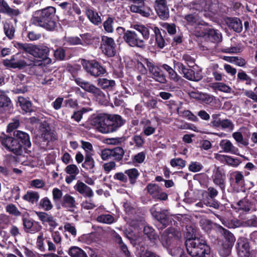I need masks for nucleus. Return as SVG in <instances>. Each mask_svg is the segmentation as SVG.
Wrapping results in <instances>:
<instances>
[{
	"label": "nucleus",
	"mask_w": 257,
	"mask_h": 257,
	"mask_svg": "<svg viewBox=\"0 0 257 257\" xmlns=\"http://www.w3.org/2000/svg\"><path fill=\"white\" fill-rule=\"evenodd\" d=\"M95 162L92 157L90 152H87L85 154V160L82 164V167L87 171H89L90 173H94L93 169L95 167Z\"/></svg>",
	"instance_id": "33"
},
{
	"label": "nucleus",
	"mask_w": 257,
	"mask_h": 257,
	"mask_svg": "<svg viewBox=\"0 0 257 257\" xmlns=\"http://www.w3.org/2000/svg\"><path fill=\"white\" fill-rule=\"evenodd\" d=\"M0 13L12 18L18 16L21 14V12L19 9L11 8L5 0H0Z\"/></svg>",
	"instance_id": "27"
},
{
	"label": "nucleus",
	"mask_w": 257,
	"mask_h": 257,
	"mask_svg": "<svg viewBox=\"0 0 257 257\" xmlns=\"http://www.w3.org/2000/svg\"><path fill=\"white\" fill-rule=\"evenodd\" d=\"M203 202L207 206L213 207L215 209H218L219 207V203L215 198H206L204 199Z\"/></svg>",
	"instance_id": "63"
},
{
	"label": "nucleus",
	"mask_w": 257,
	"mask_h": 257,
	"mask_svg": "<svg viewBox=\"0 0 257 257\" xmlns=\"http://www.w3.org/2000/svg\"><path fill=\"white\" fill-rule=\"evenodd\" d=\"M20 56L19 53H17L15 55H13L11 56L10 60H7L4 61V64L6 66H8L11 68L16 69L18 68L19 69H23L26 66H35L34 62L31 61L29 63H27L23 59H19V57Z\"/></svg>",
	"instance_id": "16"
},
{
	"label": "nucleus",
	"mask_w": 257,
	"mask_h": 257,
	"mask_svg": "<svg viewBox=\"0 0 257 257\" xmlns=\"http://www.w3.org/2000/svg\"><path fill=\"white\" fill-rule=\"evenodd\" d=\"M57 21L56 9L51 6L34 12L31 19L32 24L49 31L55 30Z\"/></svg>",
	"instance_id": "3"
},
{
	"label": "nucleus",
	"mask_w": 257,
	"mask_h": 257,
	"mask_svg": "<svg viewBox=\"0 0 257 257\" xmlns=\"http://www.w3.org/2000/svg\"><path fill=\"white\" fill-rule=\"evenodd\" d=\"M18 103L24 112L31 113L34 111L33 104L29 98L19 96L18 97Z\"/></svg>",
	"instance_id": "28"
},
{
	"label": "nucleus",
	"mask_w": 257,
	"mask_h": 257,
	"mask_svg": "<svg viewBox=\"0 0 257 257\" xmlns=\"http://www.w3.org/2000/svg\"><path fill=\"white\" fill-rule=\"evenodd\" d=\"M74 80L75 83L81 87L85 91L92 93L97 99L100 101L103 100L105 97L104 93L98 87L94 85L90 84L89 82L85 81L82 78L76 76L73 78H71Z\"/></svg>",
	"instance_id": "8"
},
{
	"label": "nucleus",
	"mask_w": 257,
	"mask_h": 257,
	"mask_svg": "<svg viewBox=\"0 0 257 257\" xmlns=\"http://www.w3.org/2000/svg\"><path fill=\"white\" fill-rule=\"evenodd\" d=\"M152 30L153 31L154 33L156 46L160 49H163L166 45H167L164 37L163 36V34H166V31L163 30L162 34L159 28L156 26H155L154 28H152Z\"/></svg>",
	"instance_id": "29"
},
{
	"label": "nucleus",
	"mask_w": 257,
	"mask_h": 257,
	"mask_svg": "<svg viewBox=\"0 0 257 257\" xmlns=\"http://www.w3.org/2000/svg\"><path fill=\"white\" fill-rule=\"evenodd\" d=\"M230 179L238 187L242 188L244 186V177L241 172L236 171L231 173L230 174Z\"/></svg>",
	"instance_id": "37"
},
{
	"label": "nucleus",
	"mask_w": 257,
	"mask_h": 257,
	"mask_svg": "<svg viewBox=\"0 0 257 257\" xmlns=\"http://www.w3.org/2000/svg\"><path fill=\"white\" fill-rule=\"evenodd\" d=\"M53 56L56 61H64L65 59L66 49L62 47H59L55 50H53Z\"/></svg>",
	"instance_id": "51"
},
{
	"label": "nucleus",
	"mask_w": 257,
	"mask_h": 257,
	"mask_svg": "<svg viewBox=\"0 0 257 257\" xmlns=\"http://www.w3.org/2000/svg\"><path fill=\"white\" fill-rule=\"evenodd\" d=\"M187 253L192 257H208L210 247L202 238L189 239L185 241Z\"/></svg>",
	"instance_id": "4"
},
{
	"label": "nucleus",
	"mask_w": 257,
	"mask_h": 257,
	"mask_svg": "<svg viewBox=\"0 0 257 257\" xmlns=\"http://www.w3.org/2000/svg\"><path fill=\"white\" fill-rule=\"evenodd\" d=\"M175 68L183 75V77L188 80L194 81H199L203 78L202 73L201 70L195 72L190 68H187L182 63L176 62L174 63Z\"/></svg>",
	"instance_id": "11"
},
{
	"label": "nucleus",
	"mask_w": 257,
	"mask_h": 257,
	"mask_svg": "<svg viewBox=\"0 0 257 257\" xmlns=\"http://www.w3.org/2000/svg\"><path fill=\"white\" fill-rule=\"evenodd\" d=\"M4 32L9 40H12L15 37L16 24L11 21H6L3 24Z\"/></svg>",
	"instance_id": "32"
},
{
	"label": "nucleus",
	"mask_w": 257,
	"mask_h": 257,
	"mask_svg": "<svg viewBox=\"0 0 257 257\" xmlns=\"http://www.w3.org/2000/svg\"><path fill=\"white\" fill-rule=\"evenodd\" d=\"M49 52V48L47 46L33 45L31 55L42 59L43 63L48 65L52 62V59L48 57Z\"/></svg>",
	"instance_id": "15"
},
{
	"label": "nucleus",
	"mask_w": 257,
	"mask_h": 257,
	"mask_svg": "<svg viewBox=\"0 0 257 257\" xmlns=\"http://www.w3.org/2000/svg\"><path fill=\"white\" fill-rule=\"evenodd\" d=\"M226 24L230 30L237 33H240L243 30V26L240 19L237 17H227L225 20Z\"/></svg>",
	"instance_id": "23"
},
{
	"label": "nucleus",
	"mask_w": 257,
	"mask_h": 257,
	"mask_svg": "<svg viewBox=\"0 0 257 257\" xmlns=\"http://www.w3.org/2000/svg\"><path fill=\"white\" fill-rule=\"evenodd\" d=\"M60 204L63 208L73 212L74 209L76 208L77 203L74 197L67 193L61 199Z\"/></svg>",
	"instance_id": "24"
},
{
	"label": "nucleus",
	"mask_w": 257,
	"mask_h": 257,
	"mask_svg": "<svg viewBox=\"0 0 257 257\" xmlns=\"http://www.w3.org/2000/svg\"><path fill=\"white\" fill-rule=\"evenodd\" d=\"M225 60L240 67H244L246 64L245 60L241 57H227Z\"/></svg>",
	"instance_id": "58"
},
{
	"label": "nucleus",
	"mask_w": 257,
	"mask_h": 257,
	"mask_svg": "<svg viewBox=\"0 0 257 257\" xmlns=\"http://www.w3.org/2000/svg\"><path fill=\"white\" fill-rule=\"evenodd\" d=\"M232 248V247L222 243L218 248V253L221 257H227L231 254Z\"/></svg>",
	"instance_id": "57"
},
{
	"label": "nucleus",
	"mask_w": 257,
	"mask_h": 257,
	"mask_svg": "<svg viewBox=\"0 0 257 257\" xmlns=\"http://www.w3.org/2000/svg\"><path fill=\"white\" fill-rule=\"evenodd\" d=\"M210 87L214 90H218L225 93H229L231 88L223 82H213L210 84Z\"/></svg>",
	"instance_id": "46"
},
{
	"label": "nucleus",
	"mask_w": 257,
	"mask_h": 257,
	"mask_svg": "<svg viewBox=\"0 0 257 257\" xmlns=\"http://www.w3.org/2000/svg\"><path fill=\"white\" fill-rule=\"evenodd\" d=\"M219 146L225 153H230L237 155H239V151L238 149L234 147L229 140H221L219 143Z\"/></svg>",
	"instance_id": "30"
},
{
	"label": "nucleus",
	"mask_w": 257,
	"mask_h": 257,
	"mask_svg": "<svg viewBox=\"0 0 257 257\" xmlns=\"http://www.w3.org/2000/svg\"><path fill=\"white\" fill-rule=\"evenodd\" d=\"M204 36L214 43L219 42L222 38L221 34L218 31L210 28L205 30Z\"/></svg>",
	"instance_id": "34"
},
{
	"label": "nucleus",
	"mask_w": 257,
	"mask_h": 257,
	"mask_svg": "<svg viewBox=\"0 0 257 257\" xmlns=\"http://www.w3.org/2000/svg\"><path fill=\"white\" fill-rule=\"evenodd\" d=\"M114 19L113 18L108 17L103 23V27L105 31L108 33H112L113 31L112 24Z\"/></svg>",
	"instance_id": "64"
},
{
	"label": "nucleus",
	"mask_w": 257,
	"mask_h": 257,
	"mask_svg": "<svg viewBox=\"0 0 257 257\" xmlns=\"http://www.w3.org/2000/svg\"><path fill=\"white\" fill-rule=\"evenodd\" d=\"M66 69L67 71L71 74L72 78H73L78 76L79 72L81 71V66L78 64L71 65L68 64Z\"/></svg>",
	"instance_id": "55"
},
{
	"label": "nucleus",
	"mask_w": 257,
	"mask_h": 257,
	"mask_svg": "<svg viewBox=\"0 0 257 257\" xmlns=\"http://www.w3.org/2000/svg\"><path fill=\"white\" fill-rule=\"evenodd\" d=\"M177 237L175 229L172 227L166 229L161 234L160 241L163 246L169 248L175 238Z\"/></svg>",
	"instance_id": "21"
},
{
	"label": "nucleus",
	"mask_w": 257,
	"mask_h": 257,
	"mask_svg": "<svg viewBox=\"0 0 257 257\" xmlns=\"http://www.w3.org/2000/svg\"><path fill=\"white\" fill-rule=\"evenodd\" d=\"M23 228L28 233H35L42 229V226L38 221L30 218L29 213L27 211L23 212L21 216Z\"/></svg>",
	"instance_id": "12"
},
{
	"label": "nucleus",
	"mask_w": 257,
	"mask_h": 257,
	"mask_svg": "<svg viewBox=\"0 0 257 257\" xmlns=\"http://www.w3.org/2000/svg\"><path fill=\"white\" fill-rule=\"evenodd\" d=\"M151 211L154 218L162 225V228H165L169 225L178 226L179 217L176 215L169 216L166 213L165 210L157 211L154 210V208Z\"/></svg>",
	"instance_id": "7"
},
{
	"label": "nucleus",
	"mask_w": 257,
	"mask_h": 257,
	"mask_svg": "<svg viewBox=\"0 0 257 257\" xmlns=\"http://www.w3.org/2000/svg\"><path fill=\"white\" fill-rule=\"evenodd\" d=\"M53 199L55 202L57 209H60V205L57 204V202L61 201L63 197L62 191L57 188H55L52 190Z\"/></svg>",
	"instance_id": "53"
},
{
	"label": "nucleus",
	"mask_w": 257,
	"mask_h": 257,
	"mask_svg": "<svg viewBox=\"0 0 257 257\" xmlns=\"http://www.w3.org/2000/svg\"><path fill=\"white\" fill-rule=\"evenodd\" d=\"M235 249L238 257H255L251 254V247L249 239L240 236L237 239Z\"/></svg>",
	"instance_id": "10"
},
{
	"label": "nucleus",
	"mask_w": 257,
	"mask_h": 257,
	"mask_svg": "<svg viewBox=\"0 0 257 257\" xmlns=\"http://www.w3.org/2000/svg\"><path fill=\"white\" fill-rule=\"evenodd\" d=\"M144 233L152 242H155L158 238L155 229L150 226L147 225L144 227Z\"/></svg>",
	"instance_id": "48"
},
{
	"label": "nucleus",
	"mask_w": 257,
	"mask_h": 257,
	"mask_svg": "<svg viewBox=\"0 0 257 257\" xmlns=\"http://www.w3.org/2000/svg\"><path fill=\"white\" fill-rule=\"evenodd\" d=\"M6 210L9 214L15 217L19 216L21 217L23 215V212H20L17 206L12 203L9 204L6 206Z\"/></svg>",
	"instance_id": "54"
},
{
	"label": "nucleus",
	"mask_w": 257,
	"mask_h": 257,
	"mask_svg": "<svg viewBox=\"0 0 257 257\" xmlns=\"http://www.w3.org/2000/svg\"><path fill=\"white\" fill-rule=\"evenodd\" d=\"M97 85L103 90H112L115 86V82L113 80H109L105 78H99L97 80Z\"/></svg>",
	"instance_id": "31"
},
{
	"label": "nucleus",
	"mask_w": 257,
	"mask_h": 257,
	"mask_svg": "<svg viewBox=\"0 0 257 257\" xmlns=\"http://www.w3.org/2000/svg\"><path fill=\"white\" fill-rule=\"evenodd\" d=\"M14 47L19 51V53H26L31 55L33 44L31 43H22L18 42L14 43Z\"/></svg>",
	"instance_id": "42"
},
{
	"label": "nucleus",
	"mask_w": 257,
	"mask_h": 257,
	"mask_svg": "<svg viewBox=\"0 0 257 257\" xmlns=\"http://www.w3.org/2000/svg\"><path fill=\"white\" fill-rule=\"evenodd\" d=\"M191 4L193 9L199 12L208 11L213 14L216 13L219 8L218 0H194Z\"/></svg>",
	"instance_id": "9"
},
{
	"label": "nucleus",
	"mask_w": 257,
	"mask_h": 257,
	"mask_svg": "<svg viewBox=\"0 0 257 257\" xmlns=\"http://www.w3.org/2000/svg\"><path fill=\"white\" fill-rule=\"evenodd\" d=\"M100 48L102 53L107 57H112L116 55V44L111 37L102 36Z\"/></svg>",
	"instance_id": "13"
},
{
	"label": "nucleus",
	"mask_w": 257,
	"mask_h": 257,
	"mask_svg": "<svg viewBox=\"0 0 257 257\" xmlns=\"http://www.w3.org/2000/svg\"><path fill=\"white\" fill-rule=\"evenodd\" d=\"M148 71L152 74L153 78L157 81L161 83H165L167 81L166 76L162 70L161 66L155 65L154 62L151 60Z\"/></svg>",
	"instance_id": "18"
},
{
	"label": "nucleus",
	"mask_w": 257,
	"mask_h": 257,
	"mask_svg": "<svg viewBox=\"0 0 257 257\" xmlns=\"http://www.w3.org/2000/svg\"><path fill=\"white\" fill-rule=\"evenodd\" d=\"M151 60L142 57L138 61L137 67L140 72L143 74L147 73Z\"/></svg>",
	"instance_id": "43"
},
{
	"label": "nucleus",
	"mask_w": 257,
	"mask_h": 257,
	"mask_svg": "<svg viewBox=\"0 0 257 257\" xmlns=\"http://www.w3.org/2000/svg\"><path fill=\"white\" fill-rule=\"evenodd\" d=\"M39 207L43 209L45 211H48L53 208V205L49 198L45 197L40 200Z\"/></svg>",
	"instance_id": "52"
},
{
	"label": "nucleus",
	"mask_w": 257,
	"mask_h": 257,
	"mask_svg": "<svg viewBox=\"0 0 257 257\" xmlns=\"http://www.w3.org/2000/svg\"><path fill=\"white\" fill-rule=\"evenodd\" d=\"M114 217L110 214H101L96 218V220L100 223L111 224L114 221Z\"/></svg>",
	"instance_id": "59"
},
{
	"label": "nucleus",
	"mask_w": 257,
	"mask_h": 257,
	"mask_svg": "<svg viewBox=\"0 0 257 257\" xmlns=\"http://www.w3.org/2000/svg\"><path fill=\"white\" fill-rule=\"evenodd\" d=\"M236 205L238 206L239 210H241L245 212H248L251 209V202L246 197L238 201L236 203Z\"/></svg>",
	"instance_id": "49"
},
{
	"label": "nucleus",
	"mask_w": 257,
	"mask_h": 257,
	"mask_svg": "<svg viewBox=\"0 0 257 257\" xmlns=\"http://www.w3.org/2000/svg\"><path fill=\"white\" fill-rule=\"evenodd\" d=\"M154 8L159 17L163 20L169 18V11L167 5L166 0H156Z\"/></svg>",
	"instance_id": "20"
},
{
	"label": "nucleus",
	"mask_w": 257,
	"mask_h": 257,
	"mask_svg": "<svg viewBox=\"0 0 257 257\" xmlns=\"http://www.w3.org/2000/svg\"><path fill=\"white\" fill-rule=\"evenodd\" d=\"M40 198V195L38 192L31 190H28L26 193L23 196L22 199L25 201L34 204L36 203Z\"/></svg>",
	"instance_id": "40"
},
{
	"label": "nucleus",
	"mask_w": 257,
	"mask_h": 257,
	"mask_svg": "<svg viewBox=\"0 0 257 257\" xmlns=\"http://www.w3.org/2000/svg\"><path fill=\"white\" fill-rule=\"evenodd\" d=\"M213 183L218 186L223 191L225 189L226 174L224 169L221 167H217L212 176Z\"/></svg>",
	"instance_id": "19"
},
{
	"label": "nucleus",
	"mask_w": 257,
	"mask_h": 257,
	"mask_svg": "<svg viewBox=\"0 0 257 257\" xmlns=\"http://www.w3.org/2000/svg\"><path fill=\"white\" fill-rule=\"evenodd\" d=\"M11 137L4 133L0 135V143L5 148L16 155H21L23 150H27L31 147L29 135L24 132L16 130Z\"/></svg>",
	"instance_id": "1"
},
{
	"label": "nucleus",
	"mask_w": 257,
	"mask_h": 257,
	"mask_svg": "<svg viewBox=\"0 0 257 257\" xmlns=\"http://www.w3.org/2000/svg\"><path fill=\"white\" fill-rule=\"evenodd\" d=\"M86 15L89 21L95 25H99L101 23V19L97 12L93 10L88 9L86 10Z\"/></svg>",
	"instance_id": "41"
},
{
	"label": "nucleus",
	"mask_w": 257,
	"mask_h": 257,
	"mask_svg": "<svg viewBox=\"0 0 257 257\" xmlns=\"http://www.w3.org/2000/svg\"><path fill=\"white\" fill-rule=\"evenodd\" d=\"M170 163L172 167L182 169L186 166V162L181 158H175L171 159Z\"/></svg>",
	"instance_id": "60"
},
{
	"label": "nucleus",
	"mask_w": 257,
	"mask_h": 257,
	"mask_svg": "<svg viewBox=\"0 0 257 257\" xmlns=\"http://www.w3.org/2000/svg\"><path fill=\"white\" fill-rule=\"evenodd\" d=\"M12 106L10 98L4 92H0V107L10 110Z\"/></svg>",
	"instance_id": "44"
},
{
	"label": "nucleus",
	"mask_w": 257,
	"mask_h": 257,
	"mask_svg": "<svg viewBox=\"0 0 257 257\" xmlns=\"http://www.w3.org/2000/svg\"><path fill=\"white\" fill-rule=\"evenodd\" d=\"M143 124V133L145 136H149L155 133L156 128L151 126V121L149 119H145L141 121Z\"/></svg>",
	"instance_id": "45"
},
{
	"label": "nucleus",
	"mask_w": 257,
	"mask_h": 257,
	"mask_svg": "<svg viewBox=\"0 0 257 257\" xmlns=\"http://www.w3.org/2000/svg\"><path fill=\"white\" fill-rule=\"evenodd\" d=\"M68 254L71 257H88L86 253L80 248L72 246L68 251Z\"/></svg>",
	"instance_id": "50"
},
{
	"label": "nucleus",
	"mask_w": 257,
	"mask_h": 257,
	"mask_svg": "<svg viewBox=\"0 0 257 257\" xmlns=\"http://www.w3.org/2000/svg\"><path fill=\"white\" fill-rule=\"evenodd\" d=\"M84 70L91 76L101 77L107 73L105 67L95 59H83L81 61Z\"/></svg>",
	"instance_id": "5"
},
{
	"label": "nucleus",
	"mask_w": 257,
	"mask_h": 257,
	"mask_svg": "<svg viewBox=\"0 0 257 257\" xmlns=\"http://www.w3.org/2000/svg\"><path fill=\"white\" fill-rule=\"evenodd\" d=\"M125 123V120L118 114H100L94 117L91 123L102 134L112 133L117 131Z\"/></svg>",
	"instance_id": "2"
},
{
	"label": "nucleus",
	"mask_w": 257,
	"mask_h": 257,
	"mask_svg": "<svg viewBox=\"0 0 257 257\" xmlns=\"http://www.w3.org/2000/svg\"><path fill=\"white\" fill-rule=\"evenodd\" d=\"M223 239L222 243L233 247L236 240L235 237L229 230L222 228Z\"/></svg>",
	"instance_id": "36"
},
{
	"label": "nucleus",
	"mask_w": 257,
	"mask_h": 257,
	"mask_svg": "<svg viewBox=\"0 0 257 257\" xmlns=\"http://www.w3.org/2000/svg\"><path fill=\"white\" fill-rule=\"evenodd\" d=\"M122 30L123 33V39L124 41L132 47H139L143 48L145 46V41L141 39L139 34L135 31L125 30L122 27H118L117 30Z\"/></svg>",
	"instance_id": "6"
},
{
	"label": "nucleus",
	"mask_w": 257,
	"mask_h": 257,
	"mask_svg": "<svg viewBox=\"0 0 257 257\" xmlns=\"http://www.w3.org/2000/svg\"><path fill=\"white\" fill-rule=\"evenodd\" d=\"M236 81L238 83L244 82L246 85H251L252 83L255 84V79L251 78L241 69L238 71L237 74Z\"/></svg>",
	"instance_id": "35"
},
{
	"label": "nucleus",
	"mask_w": 257,
	"mask_h": 257,
	"mask_svg": "<svg viewBox=\"0 0 257 257\" xmlns=\"http://www.w3.org/2000/svg\"><path fill=\"white\" fill-rule=\"evenodd\" d=\"M145 191L155 201H166L168 198L167 193L163 192L162 188L157 184L150 183L145 188Z\"/></svg>",
	"instance_id": "14"
},
{
	"label": "nucleus",
	"mask_w": 257,
	"mask_h": 257,
	"mask_svg": "<svg viewBox=\"0 0 257 257\" xmlns=\"http://www.w3.org/2000/svg\"><path fill=\"white\" fill-rule=\"evenodd\" d=\"M88 111V109L85 107L82 108L80 110L74 111L71 116V118L79 122L82 119L83 114Z\"/></svg>",
	"instance_id": "62"
},
{
	"label": "nucleus",
	"mask_w": 257,
	"mask_h": 257,
	"mask_svg": "<svg viewBox=\"0 0 257 257\" xmlns=\"http://www.w3.org/2000/svg\"><path fill=\"white\" fill-rule=\"evenodd\" d=\"M220 113H214L211 115L212 119L209 125L215 128H220V124L222 119L220 118Z\"/></svg>",
	"instance_id": "61"
},
{
	"label": "nucleus",
	"mask_w": 257,
	"mask_h": 257,
	"mask_svg": "<svg viewBox=\"0 0 257 257\" xmlns=\"http://www.w3.org/2000/svg\"><path fill=\"white\" fill-rule=\"evenodd\" d=\"M232 137L236 142L243 146L247 147L248 143V140L247 139H243V136L240 132H234L232 134Z\"/></svg>",
	"instance_id": "56"
},
{
	"label": "nucleus",
	"mask_w": 257,
	"mask_h": 257,
	"mask_svg": "<svg viewBox=\"0 0 257 257\" xmlns=\"http://www.w3.org/2000/svg\"><path fill=\"white\" fill-rule=\"evenodd\" d=\"M35 213L43 224H45V223H48L49 225L52 227L53 228H55L58 226L56 219L51 214H49L46 212L41 211H36Z\"/></svg>",
	"instance_id": "26"
},
{
	"label": "nucleus",
	"mask_w": 257,
	"mask_h": 257,
	"mask_svg": "<svg viewBox=\"0 0 257 257\" xmlns=\"http://www.w3.org/2000/svg\"><path fill=\"white\" fill-rule=\"evenodd\" d=\"M148 71L152 74L153 78L157 81L161 83H165L167 81L166 76L162 70L161 66L155 65L154 62L151 60Z\"/></svg>",
	"instance_id": "17"
},
{
	"label": "nucleus",
	"mask_w": 257,
	"mask_h": 257,
	"mask_svg": "<svg viewBox=\"0 0 257 257\" xmlns=\"http://www.w3.org/2000/svg\"><path fill=\"white\" fill-rule=\"evenodd\" d=\"M111 157L117 162L121 161L124 155V151L120 147H116L111 149Z\"/></svg>",
	"instance_id": "47"
},
{
	"label": "nucleus",
	"mask_w": 257,
	"mask_h": 257,
	"mask_svg": "<svg viewBox=\"0 0 257 257\" xmlns=\"http://www.w3.org/2000/svg\"><path fill=\"white\" fill-rule=\"evenodd\" d=\"M124 173L128 177L127 179L132 185L136 184L140 174L138 170L135 168L125 170Z\"/></svg>",
	"instance_id": "39"
},
{
	"label": "nucleus",
	"mask_w": 257,
	"mask_h": 257,
	"mask_svg": "<svg viewBox=\"0 0 257 257\" xmlns=\"http://www.w3.org/2000/svg\"><path fill=\"white\" fill-rule=\"evenodd\" d=\"M80 37L81 38V42L83 46H92L93 47L97 48L100 43L99 37L95 35L85 33L80 34Z\"/></svg>",
	"instance_id": "22"
},
{
	"label": "nucleus",
	"mask_w": 257,
	"mask_h": 257,
	"mask_svg": "<svg viewBox=\"0 0 257 257\" xmlns=\"http://www.w3.org/2000/svg\"><path fill=\"white\" fill-rule=\"evenodd\" d=\"M74 190L84 197L91 198L94 193L91 188L83 182L78 180L74 186Z\"/></svg>",
	"instance_id": "25"
},
{
	"label": "nucleus",
	"mask_w": 257,
	"mask_h": 257,
	"mask_svg": "<svg viewBox=\"0 0 257 257\" xmlns=\"http://www.w3.org/2000/svg\"><path fill=\"white\" fill-rule=\"evenodd\" d=\"M134 29L140 35H142L143 38V40H147L149 39L150 35V29L153 28H148L143 25H135L134 26Z\"/></svg>",
	"instance_id": "38"
}]
</instances>
